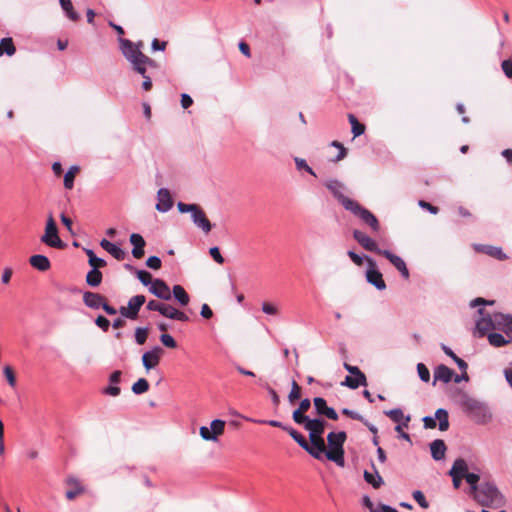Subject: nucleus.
I'll return each instance as SVG.
<instances>
[{
  "mask_svg": "<svg viewBox=\"0 0 512 512\" xmlns=\"http://www.w3.org/2000/svg\"><path fill=\"white\" fill-rule=\"evenodd\" d=\"M301 425H304V428L309 431V439L311 442V446L319 451V459L321 458V454L326 451L325 441L322 437V434L325 430L326 421L320 418L310 419L308 418Z\"/></svg>",
  "mask_w": 512,
  "mask_h": 512,
  "instance_id": "nucleus-4",
  "label": "nucleus"
},
{
  "mask_svg": "<svg viewBox=\"0 0 512 512\" xmlns=\"http://www.w3.org/2000/svg\"><path fill=\"white\" fill-rule=\"evenodd\" d=\"M83 302L91 309H99L102 307L108 315H115L117 313V310L107 303L106 297L99 293L91 291L84 292Z\"/></svg>",
  "mask_w": 512,
  "mask_h": 512,
  "instance_id": "nucleus-8",
  "label": "nucleus"
},
{
  "mask_svg": "<svg viewBox=\"0 0 512 512\" xmlns=\"http://www.w3.org/2000/svg\"><path fill=\"white\" fill-rule=\"evenodd\" d=\"M151 293L162 300L171 299V290L169 286L161 279H155L150 287Z\"/></svg>",
  "mask_w": 512,
  "mask_h": 512,
  "instance_id": "nucleus-20",
  "label": "nucleus"
},
{
  "mask_svg": "<svg viewBox=\"0 0 512 512\" xmlns=\"http://www.w3.org/2000/svg\"><path fill=\"white\" fill-rule=\"evenodd\" d=\"M472 496L483 507L498 508L504 504V497L490 482L480 484L479 489Z\"/></svg>",
  "mask_w": 512,
  "mask_h": 512,
  "instance_id": "nucleus-2",
  "label": "nucleus"
},
{
  "mask_svg": "<svg viewBox=\"0 0 512 512\" xmlns=\"http://www.w3.org/2000/svg\"><path fill=\"white\" fill-rule=\"evenodd\" d=\"M146 265L151 268V269H154V270H158L161 268L162 266V262H161V259L157 256H150L147 260H146Z\"/></svg>",
  "mask_w": 512,
  "mask_h": 512,
  "instance_id": "nucleus-55",
  "label": "nucleus"
},
{
  "mask_svg": "<svg viewBox=\"0 0 512 512\" xmlns=\"http://www.w3.org/2000/svg\"><path fill=\"white\" fill-rule=\"evenodd\" d=\"M100 246L119 261L123 260L126 257V252L123 249L111 243L107 239H102L100 242Z\"/></svg>",
  "mask_w": 512,
  "mask_h": 512,
  "instance_id": "nucleus-26",
  "label": "nucleus"
},
{
  "mask_svg": "<svg viewBox=\"0 0 512 512\" xmlns=\"http://www.w3.org/2000/svg\"><path fill=\"white\" fill-rule=\"evenodd\" d=\"M353 238L361 245L365 250L377 253L381 255V252L385 250H381L378 247L376 241H374L370 236H368L365 232L360 230L353 231Z\"/></svg>",
  "mask_w": 512,
  "mask_h": 512,
  "instance_id": "nucleus-14",
  "label": "nucleus"
},
{
  "mask_svg": "<svg viewBox=\"0 0 512 512\" xmlns=\"http://www.w3.org/2000/svg\"><path fill=\"white\" fill-rule=\"evenodd\" d=\"M16 53V47L14 45L13 39L11 37H6L1 39L0 42V57L3 54L8 56H13Z\"/></svg>",
  "mask_w": 512,
  "mask_h": 512,
  "instance_id": "nucleus-32",
  "label": "nucleus"
},
{
  "mask_svg": "<svg viewBox=\"0 0 512 512\" xmlns=\"http://www.w3.org/2000/svg\"><path fill=\"white\" fill-rule=\"evenodd\" d=\"M160 340H161L162 344L168 348L174 349L177 347V342L170 334H166V333L162 334L160 336Z\"/></svg>",
  "mask_w": 512,
  "mask_h": 512,
  "instance_id": "nucleus-52",
  "label": "nucleus"
},
{
  "mask_svg": "<svg viewBox=\"0 0 512 512\" xmlns=\"http://www.w3.org/2000/svg\"><path fill=\"white\" fill-rule=\"evenodd\" d=\"M347 434L344 431L330 432L327 435L329 449L324 452L327 459L335 462L339 466H344V443Z\"/></svg>",
  "mask_w": 512,
  "mask_h": 512,
  "instance_id": "nucleus-3",
  "label": "nucleus"
},
{
  "mask_svg": "<svg viewBox=\"0 0 512 512\" xmlns=\"http://www.w3.org/2000/svg\"><path fill=\"white\" fill-rule=\"evenodd\" d=\"M349 204L350 206L346 210L357 216L364 224L368 225L373 232H378L380 230V223L372 212L361 206L355 200Z\"/></svg>",
  "mask_w": 512,
  "mask_h": 512,
  "instance_id": "nucleus-6",
  "label": "nucleus"
},
{
  "mask_svg": "<svg viewBox=\"0 0 512 512\" xmlns=\"http://www.w3.org/2000/svg\"><path fill=\"white\" fill-rule=\"evenodd\" d=\"M192 221L194 224L202 229L204 233H209L212 229V224L207 218L204 210L198 205L197 209L191 214Z\"/></svg>",
  "mask_w": 512,
  "mask_h": 512,
  "instance_id": "nucleus-18",
  "label": "nucleus"
},
{
  "mask_svg": "<svg viewBox=\"0 0 512 512\" xmlns=\"http://www.w3.org/2000/svg\"><path fill=\"white\" fill-rule=\"evenodd\" d=\"M344 368L353 376H358L362 380H365V374L357 366H352L348 363H344Z\"/></svg>",
  "mask_w": 512,
  "mask_h": 512,
  "instance_id": "nucleus-57",
  "label": "nucleus"
},
{
  "mask_svg": "<svg viewBox=\"0 0 512 512\" xmlns=\"http://www.w3.org/2000/svg\"><path fill=\"white\" fill-rule=\"evenodd\" d=\"M343 385H346L347 387L351 389H357L359 386H366L367 385V378L365 377V380H362L358 376H346Z\"/></svg>",
  "mask_w": 512,
  "mask_h": 512,
  "instance_id": "nucleus-41",
  "label": "nucleus"
},
{
  "mask_svg": "<svg viewBox=\"0 0 512 512\" xmlns=\"http://www.w3.org/2000/svg\"><path fill=\"white\" fill-rule=\"evenodd\" d=\"M381 255L387 258L405 279L409 278V270L401 257L391 253L388 250L381 252Z\"/></svg>",
  "mask_w": 512,
  "mask_h": 512,
  "instance_id": "nucleus-21",
  "label": "nucleus"
},
{
  "mask_svg": "<svg viewBox=\"0 0 512 512\" xmlns=\"http://www.w3.org/2000/svg\"><path fill=\"white\" fill-rule=\"evenodd\" d=\"M326 188L333 194V196L347 209L354 200L346 197L343 193L344 185L338 180H330L325 184Z\"/></svg>",
  "mask_w": 512,
  "mask_h": 512,
  "instance_id": "nucleus-13",
  "label": "nucleus"
},
{
  "mask_svg": "<svg viewBox=\"0 0 512 512\" xmlns=\"http://www.w3.org/2000/svg\"><path fill=\"white\" fill-rule=\"evenodd\" d=\"M29 263L33 268L41 272L48 271L51 267L49 259L46 256L40 254L31 256L29 258Z\"/></svg>",
  "mask_w": 512,
  "mask_h": 512,
  "instance_id": "nucleus-27",
  "label": "nucleus"
},
{
  "mask_svg": "<svg viewBox=\"0 0 512 512\" xmlns=\"http://www.w3.org/2000/svg\"><path fill=\"white\" fill-rule=\"evenodd\" d=\"M283 430L288 432V434L299 444V446L307 451L312 457L319 459V451H316V449L307 442L306 438L301 433L292 427H283Z\"/></svg>",
  "mask_w": 512,
  "mask_h": 512,
  "instance_id": "nucleus-15",
  "label": "nucleus"
},
{
  "mask_svg": "<svg viewBox=\"0 0 512 512\" xmlns=\"http://www.w3.org/2000/svg\"><path fill=\"white\" fill-rule=\"evenodd\" d=\"M130 243L133 245L132 255L136 259H140L144 256V247L146 242L144 238L138 233H132L130 235Z\"/></svg>",
  "mask_w": 512,
  "mask_h": 512,
  "instance_id": "nucleus-24",
  "label": "nucleus"
},
{
  "mask_svg": "<svg viewBox=\"0 0 512 512\" xmlns=\"http://www.w3.org/2000/svg\"><path fill=\"white\" fill-rule=\"evenodd\" d=\"M146 308L150 311H157L159 312L161 315L169 318L170 317V314H171V311H172V308L173 306L171 305H168V304H165V303H162V302H159V301H156V300H150L148 303H147V306Z\"/></svg>",
  "mask_w": 512,
  "mask_h": 512,
  "instance_id": "nucleus-29",
  "label": "nucleus"
},
{
  "mask_svg": "<svg viewBox=\"0 0 512 512\" xmlns=\"http://www.w3.org/2000/svg\"><path fill=\"white\" fill-rule=\"evenodd\" d=\"M501 68L504 72V74L512 79V60L510 59H507V60H504L501 64Z\"/></svg>",
  "mask_w": 512,
  "mask_h": 512,
  "instance_id": "nucleus-63",
  "label": "nucleus"
},
{
  "mask_svg": "<svg viewBox=\"0 0 512 512\" xmlns=\"http://www.w3.org/2000/svg\"><path fill=\"white\" fill-rule=\"evenodd\" d=\"M294 161H295V165H296L298 170H305L309 174H311L313 176H316V174L314 173L312 168L307 164L305 159H302V158H299V157H295Z\"/></svg>",
  "mask_w": 512,
  "mask_h": 512,
  "instance_id": "nucleus-48",
  "label": "nucleus"
},
{
  "mask_svg": "<svg viewBox=\"0 0 512 512\" xmlns=\"http://www.w3.org/2000/svg\"><path fill=\"white\" fill-rule=\"evenodd\" d=\"M494 330H500L505 333L507 338L512 340V315L503 313H493Z\"/></svg>",
  "mask_w": 512,
  "mask_h": 512,
  "instance_id": "nucleus-12",
  "label": "nucleus"
},
{
  "mask_svg": "<svg viewBox=\"0 0 512 512\" xmlns=\"http://www.w3.org/2000/svg\"><path fill=\"white\" fill-rule=\"evenodd\" d=\"M481 251L498 260L507 259V255L502 251L500 247L486 245L482 247Z\"/></svg>",
  "mask_w": 512,
  "mask_h": 512,
  "instance_id": "nucleus-36",
  "label": "nucleus"
},
{
  "mask_svg": "<svg viewBox=\"0 0 512 512\" xmlns=\"http://www.w3.org/2000/svg\"><path fill=\"white\" fill-rule=\"evenodd\" d=\"M119 42L121 52L131 63L134 71L139 74H144V72L147 71V68H158V63L142 52V48L144 47V43L142 41L134 43L128 39L120 38Z\"/></svg>",
  "mask_w": 512,
  "mask_h": 512,
  "instance_id": "nucleus-1",
  "label": "nucleus"
},
{
  "mask_svg": "<svg viewBox=\"0 0 512 512\" xmlns=\"http://www.w3.org/2000/svg\"><path fill=\"white\" fill-rule=\"evenodd\" d=\"M170 319H174V320H179V321H188L189 320V317L182 311L176 309V308H172V311H171V314H170Z\"/></svg>",
  "mask_w": 512,
  "mask_h": 512,
  "instance_id": "nucleus-56",
  "label": "nucleus"
},
{
  "mask_svg": "<svg viewBox=\"0 0 512 512\" xmlns=\"http://www.w3.org/2000/svg\"><path fill=\"white\" fill-rule=\"evenodd\" d=\"M331 145L333 147H336L339 150L338 154L335 156V158H333L332 161L338 162V161L343 160L347 155V149L343 146L342 143H340L339 141H336V140L333 141L331 143Z\"/></svg>",
  "mask_w": 512,
  "mask_h": 512,
  "instance_id": "nucleus-47",
  "label": "nucleus"
},
{
  "mask_svg": "<svg viewBox=\"0 0 512 512\" xmlns=\"http://www.w3.org/2000/svg\"><path fill=\"white\" fill-rule=\"evenodd\" d=\"M136 275L143 285L152 284L153 282L152 275L145 270H137Z\"/></svg>",
  "mask_w": 512,
  "mask_h": 512,
  "instance_id": "nucleus-50",
  "label": "nucleus"
},
{
  "mask_svg": "<svg viewBox=\"0 0 512 512\" xmlns=\"http://www.w3.org/2000/svg\"><path fill=\"white\" fill-rule=\"evenodd\" d=\"M262 311L269 315H277L279 312L278 308L269 302H264L262 304Z\"/></svg>",
  "mask_w": 512,
  "mask_h": 512,
  "instance_id": "nucleus-60",
  "label": "nucleus"
},
{
  "mask_svg": "<svg viewBox=\"0 0 512 512\" xmlns=\"http://www.w3.org/2000/svg\"><path fill=\"white\" fill-rule=\"evenodd\" d=\"M366 262L369 267L366 272L367 282L376 287L378 290H384L386 288V284L383 280L382 273L377 269L375 261L372 258L366 256Z\"/></svg>",
  "mask_w": 512,
  "mask_h": 512,
  "instance_id": "nucleus-11",
  "label": "nucleus"
},
{
  "mask_svg": "<svg viewBox=\"0 0 512 512\" xmlns=\"http://www.w3.org/2000/svg\"><path fill=\"white\" fill-rule=\"evenodd\" d=\"M430 450L433 459L438 461L445 457L446 445L443 440L436 439L430 444Z\"/></svg>",
  "mask_w": 512,
  "mask_h": 512,
  "instance_id": "nucleus-30",
  "label": "nucleus"
},
{
  "mask_svg": "<svg viewBox=\"0 0 512 512\" xmlns=\"http://www.w3.org/2000/svg\"><path fill=\"white\" fill-rule=\"evenodd\" d=\"M413 498L422 508L427 509L429 507V503L427 502L424 494L421 491H414Z\"/></svg>",
  "mask_w": 512,
  "mask_h": 512,
  "instance_id": "nucleus-53",
  "label": "nucleus"
},
{
  "mask_svg": "<svg viewBox=\"0 0 512 512\" xmlns=\"http://www.w3.org/2000/svg\"><path fill=\"white\" fill-rule=\"evenodd\" d=\"M374 473L364 471V479L367 483L373 486V488L378 489L383 484V479L380 476L378 470L373 465Z\"/></svg>",
  "mask_w": 512,
  "mask_h": 512,
  "instance_id": "nucleus-31",
  "label": "nucleus"
},
{
  "mask_svg": "<svg viewBox=\"0 0 512 512\" xmlns=\"http://www.w3.org/2000/svg\"><path fill=\"white\" fill-rule=\"evenodd\" d=\"M131 390L136 395L143 394L149 390V383L145 378H140L132 385Z\"/></svg>",
  "mask_w": 512,
  "mask_h": 512,
  "instance_id": "nucleus-43",
  "label": "nucleus"
},
{
  "mask_svg": "<svg viewBox=\"0 0 512 512\" xmlns=\"http://www.w3.org/2000/svg\"><path fill=\"white\" fill-rule=\"evenodd\" d=\"M172 292L175 299L180 303V305L186 306L189 304L190 297L181 285H174Z\"/></svg>",
  "mask_w": 512,
  "mask_h": 512,
  "instance_id": "nucleus-33",
  "label": "nucleus"
},
{
  "mask_svg": "<svg viewBox=\"0 0 512 512\" xmlns=\"http://www.w3.org/2000/svg\"><path fill=\"white\" fill-rule=\"evenodd\" d=\"M468 473V466L464 459L458 458L454 461L452 468L449 471V474H455V475H462V477H465V475Z\"/></svg>",
  "mask_w": 512,
  "mask_h": 512,
  "instance_id": "nucleus-35",
  "label": "nucleus"
},
{
  "mask_svg": "<svg viewBox=\"0 0 512 512\" xmlns=\"http://www.w3.org/2000/svg\"><path fill=\"white\" fill-rule=\"evenodd\" d=\"M341 412L343 415H345L351 419L358 420V421H364V417L362 415H360L359 413L352 411L348 408L342 409Z\"/></svg>",
  "mask_w": 512,
  "mask_h": 512,
  "instance_id": "nucleus-62",
  "label": "nucleus"
},
{
  "mask_svg": "<svg viewBox=\"0 0 512 512\" xmlns=\"http://www.w3.org/2000/svg\"><path fill=\"white\" fill-rule=\"evenodd\" d=\"M66 484L70 487L65 493V496L69 501L74 500L76 497L85 492L82 484L74 477H68Z\"/></svg>",
  "mask_w": 512,
  "mask_h": 512,
  "instance_id": "nucleus-22",
  "label": "nucleus"
},
{
  "mask_svg": "<svg viewBox=\"0 0 512 512\" xmlns=\"http://www.w3.org/2000/svg\"><path fill=\"white\" fill-rule=\"evenodd\" d=\"M197 206H198L197 204H186L183 202H178V204H177V208L180 213L190 212L192 214L193 211L197 209Z\"/></svg>",
  "mask_w": 512,
  "mask_h": 512,
  "instance_id": "nucleus-58",
  "label": "nucleus"
},
{
  "mask_svg": "<svg viewBox=\"0 0 512 512\" xmlns=\"http://www.w3.org/2000/svg\"><path fill=\"white\" fill-rule=\"evenodd\" d=\"M148 337L147 328H137L135 331V340L139 345H143Z\"/></svg>",
  "mask_w": 512,
  "mask_h": 512,
  "instance_id": "nucleus-49",
  "label": "nucleus"
},
{
  "mask_svg": "<svg viewBox=\"0 0 512 512\" xmlns=\"http://www.w3.org/2000/svg\"><path fill=\"white\" fill-rule=\"evenodd\" d=\"M301 397V387L298 385V383L293 380L291 383V391L288 395V400L291 404H294L295 401L300 399Z\"/></svg>",
  "mask_w": 512,
  "mask_h": 512,
  "instance_id": "nucleus-45",
  "label": "nucleus"
},
{
  "mask_svg": "<svg viewBox=\"0 0 512 512\" xmlns=\"http://www.w3.org/2000/svg\"><path fill=\"white\" fill-rule=\"evenodd\" d=\"M162 353L163 350L160 347H155L151 351L145 352L142 356L143 366L147 370L155 368L160 362Z\"/></svg>",
  "mask_w": 512,
  "mask_h": 512,
  "instance_id": "nucleus-19",
  "label": "nucleus"
},
{
  "mask_svg": "<svg viewBox=\"0 0 512 512\" xmlns=\"http://www.w3.org/2000/svg\"><path fill=\"white\" fill-rule=\"evenodd\" d=\"M79 172V168L77 166H72L64 176V187L66 189H72L74 185V179L76 174Z\"/></svg>",
  "mask_w": 512,
  "mask_h": 512,
  "instance_id": "nucleus-42",
  "label": "nucleus"
},
{
  "mask_svg": "<svg viewBox=\"0 0 512 512\" xmlns=\"http://www.w3.org/2000/svg\"><path fill=\"white\" fill-rule=\"evenodd\" d=\"M145 302L146 297L144 295H135L129 299L126 307H120L119 313L124 318L136 320L138 318L139 310Z\"/></svg>",
  "mask_w": 512,
  "mask_h": 512,
  "instance_id": "nucleus-9",
  "label": "nucleus"
},
{
  "mask_svg": "<svg viewBox=\"0 0 512 512\" xmlns=\"http://www.w3.org/2000/svg\"><path fill=\"white\" fill-rule=\"evenodd\" d=\"M41 241L53 248H63L65 244L58 236V228L52 213L48 214L45 233L41 237Z\"/></svg>",
  "mask_w": 512,
  "mask_h": 512,
  "instance_id": "nucleus-7",
  "label": "nucleus"
},
{
  "mask_svg": "<svg viewBox=\"0 0 512 512\" xmlns=\"http://www.w3.org/2000/svg\"><path fill=\"white\" fill-rule=\"evenodd\" d=\"M454 371L446 365H439L434 371V383L436 381H442L448 383L452 380Z\"/></svg>",
  "mask_w": 512,
  "mask_h": 512,
  "instance_id": "nucleus-28",
  "label": "nucleus"
},
{
  "mask_svg": "<svg viewBox=\"0 0 512 512\" xmlns=\"http://www.w3.org/2000/svg\"><path fill=\"white\" fill-rule=\"evenodd\" d=\"M225 430V421L216 419L210 424V428L202 426L199 429L200 436L206 441H217L218 437L223 435Z\"/></svg>",
  "mask_w": 512,
  "mask_h": 512,
  "instance_id": "nucleus-10",
  "label": "nucleus"
},
{
  "mask_svg": "<svg viewBox=\"0 0 512 512\" xmlns=\"http://www.w3.org/2000/svg\"><path fill=\"white\" fill-rule=\"evenodd\" d=\"M95 324L101 328L103 331H108L109 329V326H110V321L104 317L103 315H99L97 316L96 320H95Z\"/></svg>",
  "mask_w": 512,
  "mask_h": 512,
  "instance_id": "nucleus-59",
  "label": "nucleus"
},
{
  "mask_svg": "<svg viewBox=\"0 0 512 512\" xmlns=\"http://www.w3.org/2000/svg\"><path fill=\"white\" fill-rule=\"evenodd\" d=\"M158 203L156 204V209L160 212H167L173 206V200L171 198L169 190L165 188H161L158 193Z\"/></svg>",
  "mask_w": 512,
  "mask_h": 512,
  "instance_id": "nucleus-23",
  "label": "nucleus"
},
{
  "mask_svg": "<svg viewBox=\"0 0 512 512\" xmlns=\"http://www.w3.org/2000/svg\"><path fill=\"white\" fill-rule=\"evenodd\" d=\"M435 418L439 421V430L446 431L449 428V416L445 409H438L435 412Z\"/></svg>",
  "mask_w": 512,
  "mask_h": 512,
  "instance_id": "nucleus-38",
  "label": "nucleus"
},
{
  "mask_svg": "<svg viewBox=\"0 0 512 512\" xmlns=\"http://www.w3.org/2000/svg\"><path fill=\"white\" fill-rule=\"evenodd\" d=\"M311 406V401L308 398L303 399L299 407L293 411L292 418L297 424H302L305 422L308 417L305 415V413L309 410Z\"/></svg>",
  "mask_w": 512,
  "mask_h": 512,
  "instance_id": "nucleus-25",
  "label": "nucleus"
},
{
  "mask_svg": "<svg viewBox=\"0 0 512 512\" xmlns=\"http://www.w3.org/2000/svg\"><path fill=\"white\" fill-rule=\"evenodd\" d=\"M102 282V273L98 269L90 270L86 275V283L91 287H97Z\"/></svg>",
  "mask_w": 512,
  "mask_h": 512,
  "instance_id": "nucleus-39",
  "label": "nucleus"
},
{
  "mask_svg": "<svg viewBox=\"0 0 512 512\" xmlns=\"http://www.w3.org/2000/svg\"><path fill=\"white\" fill-rule=\"evenodd\" d=\"M60 2V5L62 7V9L65 11L66 13V16L71 20V21H78L80 16L79 14L74 10V7H73V4L71 2V0H59Z\"/></svg>",
  "mask_w": 512,
  "mask_h": 512,
  "instance_id": "nucleus-37",
  "label": "nucleus"
},
{
  "mask_svg": "<svg viewBox=\"0 0 512 512\" xmlns=\"http://www.w3.org/2000/svg\"><path fill=\"white\" fill-rule=\"evenodd\" d=\"M209 253L215 262H217L218 264L224 263V258L222 257L218 247L210 248Z\"/></svg>",
  "mask_w": 512,
  "mask_h": 512,
  "instance_id": "nucleus-61",
  "label": "nucleus"
},
{
  "mask_svg": "<svg viewBox=\"0 0 512 512\" xmlns=\"http://www.w3.org/2000/svg\"><path fill=\"white\" fill-rule=\"evenodd\" d=\"M348 120L352 127V134L354 137H358L365 132V125L360 123L353 114H348Z\"/></svg>",
  "mask_w": 512,
  "mask_h": 512,
  "instance_id": "nucleus-40",
  "label": "nucleus"
},
{
  "mask_svg": "<svg viewBox=\"0 0 512 512\" xmlns=\"http://www.w3.org/2000/svg\"><path fill=\"white\" fill-rule=\"evenodd\" d=\"M463 408L478 424H485L491 419V413L487 405L475 398L467 397L463 401Z\"/></svg>",
  "mask_w": 512,
  "mask_h": 512,
  "instance_id": "nucleus-5",
  "label": "nucleus"
},
{
  "mask_svg": "<svg viewBox=\"0 0 512 512\" xmlns=\"http://www.w3.org/2000/svg\"><path fill=\"white\" fill-rule=\"evenodd\" d=\"M487 337L490 345L494 347H502L512 342L510 338H505L502 334L496 332L489 333Z\"/></svg>",
  "mask_w": 512,
  "mask_h": 512,
  "instance_id": "nucleus-34",
  "label": "nucleus"
},
{
  "mask_svg": "<svg viewBox=\"0 0 512 512\" xmlns=\"http://www.w3.org/2000/svg\"><path fill=\"white\" fill-rule=\"evenodd\" d=\"M386 415L394 422L399 423L404 418V414L401 409H393L386 412Z\"/></svg>",
  "mask_w": 512,
  "mask_h": 512,
  "instance_id": "nucleus-54",
  "label": "nucleus"
},
{
  "mask_svg": "<svg viewBox=\"0 0 512 512\" xmlns=\"http://www.w3.org/2000/svg\"><path fill=\"white\" fill-rule=\"evenodd\" d=\"M313 404L316 410L317 415L325 416L330 420H338L337 412L332 408L327 406V402L322 397H315L313 399Z\"/></svg>",
  "mask_w": 512,
  "mask_h": 512,
  "instance_id": "nucleus-17",
  "label": "nucleus"
},
{
  "mask_svg": "<svg viewBox=\"0 0 512 512\" xmlns=\"http://www.w3.org/2000/svg\"><path fill=\"white\" fill-rule=\"evenodd\" d=\"M417 372L420 379L424 382H428L430 380V372L429 369L423 363H419L417 365Z\"/></svg>",
  "mask_w": 512,
  "mask_h": 512,
  "instance_id": "nucleus-51",
  "label": "nucleus"
},
{
  "mask_svg": "<svg viewBox=\"0 0 512 512\" xmlns=\"http://www.w3.org/2000/svg\"><path fill=\"white\" fill-rule=\"evenodd\" d=\"M478 313L481 318L476 322V330L479 336H484L487 332L494 330L493 314H486L483 308H479Z\"/></svg>",
  "mask_w": 512,
  "mask_h": 512,
  "instance_id": "nucleus-16",
  "label": "nucleus"
},
{
  "mask_svg": "<svg viewBox=\"0 0 512 512\" xmlns=\"http://www.w3.org/2000/svg\"><path fill=\"white\" fill-rule=\"evenodd\" d=\"M3 373H4V376H5L8 384L12 388H14L16 386V375H15L13 368L10 365H6L3 368Z\"/></svg>",
  "mask_w": 512,
  "mask_h": 512,
  "instance_id": "nucleus-46",
  "label": "nucleus"
},
{
  "mask_svg": "<svg viewBox=\"0 0 512 512\" xmlns=\"http://www.w3.org/2000/svg\"><path fill=\"white\" fill-rule=\"evenodd\" d=\"M88 263L93 269L98 270L99 268H103L106 266V261L101 258H98L97 256L95 258H91V260H88Z\"/></svg>",
  "mask_w": 512,
  "mask_h": 512,
  "instance_id": "nucleus-64",
  "label": "nucleus"
},
{
  "mask_svg": "<svg viewBox=\"0 0 512 512\" xmlns=\"http://www.w3.org/2000/svg\"><path fill=\"white\" fill-rule=\"evenodd\" d=\"M464 479L470 485L471 495L474 494L479 489V486L477 485V483L480 480V476L475 473H467L465 475Z\"/></svg>",
  "mask_w": 512,
  "mask_h": 512,
  "instance_id": "nucleus-44",
  "label": "nucleus"
}]
</instances>
